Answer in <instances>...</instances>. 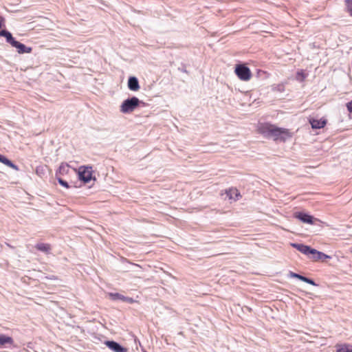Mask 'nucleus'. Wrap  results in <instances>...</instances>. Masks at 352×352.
<instances>
[{
	"mask_svg": "<svg viewBox=\"0 0 352 352\" xmlns=\"http://www.w3.org/2000/svg\"><path fill=\"white\" fill-rule=\"evenodd\" d=\"M111 351L114 352H128V349L114 341H111Z\"/></svg>",
	"mask_w": 352,
	"mask_h": 352,
	"instance_id": "obj_14",
	"label": "nucleus"
},
{
	"mask_svg": "<svg viewBox=\"0 0 352 352\" xmlns=\"http://www.w3.org/2000/svg\"><path fill=\"white\" fill-rule=\"evenodd\" d=\"M289 276H290L291 277H292V278H298V279H300V278H301V275L298 274H296V273L292 272H291L289 273Z\"/></svg>",
	"mask_w": 352,
	"mask_h": 352,
	"instance_id": "obj_20",
	"label": "nucleus"
},
{
	"mask_svg": "<svg viewBox=\"0 0 352 352\" xmlns=\"http://www.w3.org/2000/svg\"><path fill=\"white\" fill-rule=\"evenodd\" d=\"M58 182L63 187H65L66 188H69V186L68 183L67 182L64 181L60 177H58Z\"/></svg>",
	"mask_w": 352,
	"mask_h": 352,
	"instance_id": "obj_19",
	"label": "nucleus"
},
{
	"mask_svg": "<svg viewBox=\"0 0 352 352\" xmlns=\"http://www.w3.org/2000/svg\"><path fill=\"white\" fill-rule=\"evenodd\" d=\"M257 132L266 138H272L276 142H285L292 136L289 129L268 122L258 124Z\"/></svg>",
	"mask_w": 352,
	"mask_h": 352,
	"instance_id": "obj_1",
	"label": "nucleus"
},
{
	"mask_svg": "<svg viewBox=\"0 0 352 352\" xmlns=\"http://www.w3.org/2000/svg\"><path fill=\"white\" fill-rule=\"evenodd\" d=\"M311 258L314 260V261H319V260H324L325 258H330L329 256L321 252H319L315 249H313V250H311Z\"/></svg>",
	"mask_w": 352,
	"mask_h": 352,
	"instance_id": "obj_11",
	"label": "nucleus"
},
{
	"mask_svg": "<svg viewBox=\"0 0 352 352\" xmlns=\"http://www.w3.org/2000/svg\"><path fill=\"white\" fill-rule=\"evenodd\" d=\"M35 248L38 251L48 254L51 251V245L49 243H39L35 245Z\"/></svg>",
	"mask_w": 352,
	"mask_h": 352,
	"instance_id": "obj_12",
	"label": "nucleus"
},
{
	"mask_svg": "<svg viewBox=\"0 0 352 352\" xmlns=\"http://www.w3.org/2000/svg\"><path fill=\"white\" fill-rule=\"evenodd\" d=\"M346 12L352 16V0H344Z\"/></svg>",
	"mask_w": 352,
	"mask_h": 352,
	"instance_id": "obj_18",
	"label": "nucleus"
},
{
	"mask_svg": "<svg viewBox=\"0 0 352 352\" xmlns=\"http://www.w3.org/2000/svg\"><path fill=\"white\" fill-rule=\"evenodd\" d=\"M336 348V352H352V345L349 344H338Z\"/></svg>",
	"mask_w": 352,
	"mask_h": 352,
	"instance_id": "obj_13",
	"label": "nucleus"
},
{
	"mask_svg": "<svg viewBox=\"0 0 352 352\" xmlns=\"http://www.w3.org/2000/svg\"><path fill=\"white\" fill-rule=\"evenodd\" d=\"M306 279H307V277H305V276H301V278H300V280H301L302 281L305 282V281H306Z\"/></svg>",
	"mask_w": 352,
	"mask_h": 352,
	"instance_id": "obj_24",
	"label": "nucleus"
},
{
	"mask_svg": "<svg viewBox=\"0 0 352 352\" xmlns=\"http://www.w3.org/2000/svg\"><path fill=\"white\" fill-rule=\"evenodd\" d=\"M225 193L231 201H236L241 197V195L238 189L234 187L226 190Z\"/></svg>",
	"mask_w": 352,
	"mask_h": 352,
	"instance_id": "obj_6",
	"label": "nucleus"
},
{
	"mask_svg": "<svg viewBox=\"0 0 352 352\" xmlns=\"http://www.w3.org/2000/svg\"><path fill=\"white\" fill-rule=\"evenodd\" d=\"M105 344H107V346H108L109 347H110V341H107L105 342Z\"/></svg>",
	"mask_w": 352,
	"mask_h": 352,
	"instance_id": "obj_25",
	"label": "nucleus"
},
{
	"mask_svg": "<svg viewBox=\"0 0 352 352\" xmlns=\"http://www.w3.org/2000/svg\"><path fill=\"white\" fill-rule=\"evenodd\" d=\"M0 35L6 38L8 43H9L12 47L17 49V52L19 54L23 53H30L32 51L31 47L27 48L25 45L21 43L19 41H15V39L12 37L10 32L7 30H1L0 32Z\"/></svg>",
	"mask_w": 352,
	"mask_h": 352,
	"instance_id": "obj_2",
	"label": "nucleus"
},
{
	"mask_svg": "<svg viewBox=\"0 0 352 352\" xmlns=\"http://www.w3.org/2000/svg\"><path fill=\"white\" fill-rule=\"evenodd\" d=\"M78 174L80 180L87 183L92 178V168L91 166H80L78 170Z\"/></svg>",
	"mask_w": 352,
	"mask_h": 352,
	"instance_id": "obj_5",
	"label": "nucleus"
},
{
	"mask_svg": "<svg viewBox=\"0 0 352 352\" xmlns=\"http://www.w3.org/2000/svg\"><path fill=\"white\" fill-rule=\"evenodd\" d=\"M309 121L311 125L312 129H322L327 124V120L324 118H321L320 120L310 118Z\"/></svg>",
	"mask_w": 352,
	"mask_h": 352,
	"instance_id": "obj_7",
	"label": "nucleus"
},
{
	"mask_svg": "<svg viewBox=\"0 0 352 352\" xmlns=\"http://www.w3.org/2000/svg\"><path fill=\"white\" fill-rule=\"evenodd\" d=\"M291 245L302 254H305L306 255L311 254V250H313V249L311 248L309 246L298 243H292Z\"/></svg>",
	"mask_w": 352,
	"mask_h": 352,
	"instance_id": "obj_8",
	"label": "nucleus"
},
{
	"mask_svg": "<svg viewBox=\"0 0 352 352\" xmlns=\"http://www.w3.org/2000/svg\"><path fill=\"white\" fill-rule=\"evenodd\" d=\"M0 162L4 164L5 165L17 170V167L14 165L10 160L7 159L5 156L0 155Z\"/></svg>",
	"mask_w": 352,
	"mask_h": 352,
	"instance_id": "obj_16",
	"label": "nucleus"
},
{
	"mask_svg": "<svg viewBox=\"0 0 352 352\" xmlns=\"http://www.w3.org/2000/svg\"><path fill=\"white\" fill-rule=\"evenodd\" d=\"M129 302H132L133 300L131 298H126Z\"/></svg>",
	"mask_w": 352,
	"mask_h": 352,
	"instance_id": "obj_26",
	"label": "nucleus"
},
{
	"mask_svg": "<svg viewBox=\"0 0 352 352\" xmlns=\"http://www.w3.org/2000/svg\"><path fill=\"white\" fill-rule=\"evenodd\" d=\"M305 283H309V284L312 285H316V283H314V281L313 280H311V279L308 278H307Z\"/></svg>",
	"mask_w": 352,
	"mask_h": 352,
	"instance_id": "obj_22",
	"label": "nucleus"
},
{
	"mask_svg": "<svg viewBox=\"0 0 352 352\" xmlns=\"http://www.w3.org/2000/svg\"><path fill=\"white\" fill-rule=\"evenodd\" d=\"M295 217L296 218L299 219L301 221H302L304 223H309V224L314 223V221H313L314 217L309 214L302 213V212H299V213H296L295 214Z\"/></svg>",
	"mask_w": 352,
	"mask_h": 352,
	"instance_id": "obj_9",
	"label": "nucleus"
},
{
	"mask_svg": "<svg viewBox=\"0 0 352 352\" xmlns=\"http://www.w3.org/2000/svg\"><path fill=\"white\" fill-rule=\"evenodd\" d=\"M69 166L66 164H62L58 168V174L61 175H66L69 173Z\"/></svg>",
	"mask_w": 352,
	"mask_h": 352,
	"instance_id": "obj_17",
	"label": "nucleus"
},
{
	"mask_svg": "<svg viewBox=\"0 0 352 352\" xmlns=\"http://www.w3.org/2000/svg\"><path fill=\"white\" fill-rule=\"evenodd\" d=\"M234 72L238 78L243 81H248L252 78L250 69L244 65H236Z\"/></svg>",
	"mask_w": 352,
	"mask_h": 352,
	"instance_id": "obj_4",
	"label": "nucleus"
},
{
	"mask_svg": "<svg viewBox=\"0 0 352 352\" xmlns=\"http://www.w3.org/2000/svg\"><path fill=\"white\" fill-rule=\"evenodd\" d=\"M346 108L350 113H352V100L346 104Z\"/></svg>",
	"mask_w": 352,
	"mask_h": 352,
	"instance_id": "obj_21",
	"label": "nucleus"
},
{
	"mask_svg": "<svg viewBox=\"0 0 352 352\" xmlns=\"http://www.w3.org/2000/svg\"><path fill=\"white\" fill-rule=\"evenodd\" d=\"M140 101L136 97L125 100L120 106V111L124 113L133 112L140 104Z\"/></svg>",
	"mask_w": 352,
	"mask_h": 352,
	"instance_id": "obj_3",
	"label": "nucleus"
},
{
	"mask_svg": "<svg viewBox=\"0 0 352 352\" xmlns=\"http://www.w3.org/2000/svg\"><path fill=\"white\" fill-rule=\"evenodd\" d=\"M128 87L130 90L137 91L140 89V85L137 78L132 76L129 78Z\"/></svg>",
	"mask_w": 352,
	"mask_h": 352,
	"instance_id": "obj_10",
	"label": "nucleus"
},
{
	"mask_svg": "<svg viewBox=\"0 0 352 352\" xmlns=\"http://www.w3.org/2000/svg\"><path fill=\"white\" fill-rule=\"evenodd\" d=\"M111 298L116 299V298H118V294H111Z\"/></svg>",
	"mask_w": 352,
	"mask_h": 352,
	"instance_id": "obj_23",
	"label": "nucleus"
},
{
	"mask_svg": "<svg viewBox=\"0 0 352 352\" xmlns=\"http://www.w3.org/2000/svg\"><path fill=\"white\" fill-rule=\"evenodd\" d=\"M6 344H12L13 339L11 337L7 336L6 335H0V347Z\"/></svg>",
	"mask_w": 352,
	"mask_h": 352,
	"instance_id": "obj_15",
	"label": "nucleus"
},
{
	"mask_svg": "<svg viewBox=\"0 0 352 352\" xmlns=\"http://www.w3.org/2000/svg\"><path fill=\"white\" fill-rule=\"evenodd\" d=\"M298 75H300V76H302V74H300V72L298 73Z\"/></svg>",
	"mask_w": 352,
	"mask_h": 352,
	"instance_id": "obj_27",
	"label": "nucleus"
},
{
	"mask_svg": "<svg viewBox=\"0 0 352 352\" xmlns=\"http://www.w3.org/2000/svg\"><path fill=\"white\" fill-rule=\"evenodd\" d=\"M298 75H300V76H302V74H300V72L298 73Z\"/></svg>",
	"mask_w": 352,
	"mask_h": 352,
	"instance_id": "obj_28",
	"label": "nucleus"
}]
</instances>
